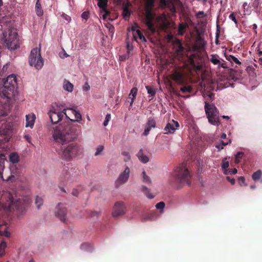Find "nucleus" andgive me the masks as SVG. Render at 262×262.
Returning <instances> with one entry per match:
<instances>
[{"instance_id": "f257e3e1", "label": "nucleus", "mask_w": 262, "mask_h": 262, "mask_svg": "<svg viewBox=\"0 0 262 262\" xmlns=\"http://www.w3.org/2000/svg\"><path fill=\"white\" fill-rule=\"evenodd\" d=\"M52 136L55 141L60 143L61 147L59 154L62 159L70 161L83 152L82 147L76 143H72L66 146L64 144L77 138V126L64 123L53 127Z\"/></svg>"}, {"instance_id": "f03ea898", "label": "nucleus", "mask_w": 262, "mask_h": 262, "mask_svg": "<svg viewBox=\"0 0 262 262\" xmlns=\"http://www.w3.org/2000/svg\"><path fill=\"white\" fill-rule=\"evenodd\" d=\"M30 202L29 197L18 198L14 200L13 195L9 191H3L0 196V204L6 211H16L18 215H22Z\"/></svg>"}, {"instance_id": "7ed1b4c3", "label": "nucleus", "mask_w": 262, "mask_h": 262, "mask_svg": "<svg viewBox=\"0 0 262 262\" xmlns=\"http://www.w3.org/2000/svg\"><path fill=\"white\" fill-rule=\"evenodd\" d=\"M190 179L189 171L184 164L176 169L170 180V183L177 189H180L185 185H190Z\"/></svg>"}, {"instance_id": "20e7f679", "label": "nucleus", "mask_w": 262, "mask_h": 262, "mask_svg": "<svg viewBox=\"0 0 262 262\" xmlns=\"http://www.w3.org/2000/svg\"><path fill=\"white\" fill-rule=\"evenodd\" d=\"M17 80L14 74L8 76L4 81L3 88L0 90L1 95L6 97L8 99H14L17 95L16 90Z\"/></svg>"}, {"instance_id": "39448f33", "label": "nucleus", "mask_w": 262, "mask_h": 262, "mask_svg": "<svg viewBox=\"0 0 262 262\" xmlns=\"http://www.w3.org/2000/svg\"><path fill=\"white\" fill-rule=\"evenodd\" d=\"M2 40L10 50H14L19 47L17 34L11 29L7 28L4 31Z\"/></svg>"}, {"instance_id": "423d86ee", "label": "nucleus", "mask_w": 262, "mask_h": 262, "mask_svg": "<svg viewBox=\"0 0 262 262\" xmlns=\"http://www.w3.org/2000/svg\"><path fill=\"white\" fill-rule=\"evenodd\" d=\"M205 110L209 122L214 125H219L220 123L219 112L215 106L213 104H210L206 102Z\"/></svg>"}, {"instance_id": "0eeeda50", "label": "nucleus", "mask_w": 262, "mask_h": 262, "mask_svg": "<svg viewBox=\"0 0 262 262\" xmlns=\"http://www.w3.org/2000/svg\"><path fill=\"white\" fill-rule=\"evenodd\" d=\"M29 63L31 66H34L37 69H40L42 67L43 60L41 57L40 51L37 48H34L31 50L29 57Z\"/></svg>"}, {"instance_id": "6e6552de", "label": "nucleus", "mask_w": 262, "mask_h": 262, "mask_svg": "<svg viewBox=\"0 0 262 262\" xmlns=\"http://www.w3.org/2000/svg\"><path fill=\"white\" fill-rule=\"evenodd\" d=\"M12 125L11 123L3 124L0 127V144L8 142L12 136Z\"/></svg>"}, {"instance_id": "1a4fd4ad", "label": "nucleus", "mask_w": 262, "mask_h": 262, "mask_svg": "<svg viewBox=\"0 0 262 262\" xmlns=\"http://www.w3.org/2000/svg\"><path fill=\"white\" fill-rule=\"evenodd\" d=\"M66 111L68 114V116L69 117L66 118L69 119L70 121L64 122H63V123H67L72 124L73 125H75V124H73L72 123L73 122L77 121L79 122L81 120V115L79 111H77L76 110V109H74L73 108H67L63 109V110L62 112H65ZM63 124V123H62L61 124ZM61 125V124H60L59 125ZM75 126H77V128L79 127V126H78L77 125H75Z\"/></svg>"}, {"instance_id": "9d476101", "label": "nucleus", "mask_w": 262, "mask_h": 262, "mask_svg": "<svg viewBox=\"0 0 262 262\" xmlns=\"http://www.w3.org/2000/svg\"><path fill=\"white\" fill-rule=\"evenodd\" d=\"M160 7L164 8L167 7L171 13H176V9L182 7L180 0H160Z\"/></svg>"}, {"instance_id": "9b49d317", "label": "nucleus", "mask_w": 262, "mask_h": 262, "mask_svg": "<svg viewBox=\"0 0 262 262\" xmlns=\"http://www.w3.org/2000/svg\"><path fill=\"white\" fill-rule=\"evenodd\" d=\"M144 22L147 27L148 30L152 33L156 32V29L153 24V21L155 19V14L154 10L144 9Z\"/></svg>"}, {"instance_id": "f8f14e48", "label": "nucleus", "mask_w": 262, "mask_h": 262, "mask_svg": "<svg viewBox=\"0 0 262 262\" xmlns=\"http://www.w3.org/2000/svg\"><path fill=\"white\" fill-rule=\"evenodd\" d=\"M48 115L51 120L53 124H56L60 121L63 118V116L65 115L66 117H69L66 112L60 111L57 112L53 108L48 113Z\"/></svg>"}, {"instance_id": "ddd939ff", "label": "nucleus", "mask_w": 262, "mask_h": 262, "mask_svg": "<svg viewBox=\"0 0 262 262\" xmlns=\"http://www.w3.org/2000/svg\"><path fill=\"white\" fill-rule=\"evenodd\" d=\"M126 207L123 202H116L113 207L112 211V215L113 217H116L122 216L125 213Z\"/></svg>"}, {"instance_id": "4468645a", "label": "nucleus", "mask_w": 262, "mask_h": 262, "mask_svg": "<svg viewBox=\"0 0 262 262\" xmlns=\"http://www.w3.org/2000/svg\"><path fill=\"white\" fill-rule=\"evenodd\" d=\"M67 213V208L61 203H59L56 207L55 215L62 222L66 221V216Z\"/></svg>"}, {"instance_id": "2eb2a0df", "label": "nucleus", "mask_w": 262, "mask_h": 262, "mask_svg": "<svg viewBox=\"0 0 262 262\" xmlns=\"http://www.w3.org/2000/svg\"><path fill=\"white\" fill-rule=\"evenodd\" d=\"M130 169L128 167H126L124 170L120 174L119 177L116 181V186L122 185L126 183L129 176Z\"/></svg>"}, {"instance_id": "dca6fc26", "label": "nucleus", "mask_w": 262, "mask_h": 262, "mask_svg": "<svg viewBox=\"0 0 262 262\" xmlns=\"http://www.w3.org/2000/svg\"><path fill=\"white\" fill-rule=\"evenodd\" d=\"M157 23L162 28H166L169 25L166 15L163 13L159 15L156 18Z\"/></svg>"}, {"instance_id": "f3484780", "label": "nucleus", "mask_w": 262, "mask_h": 262, "mask_svg": "<svg viewBox=\"0 0 262 262\" xmlns=\"http://www.w3.org/2000/svg\"><path fill=\"white\" fill-rule=\"evenodd\" d=\"M179 127V123L174 120H172L170 122L167 124L164 128V130L166 131L165 134L173 133Z\"/></svg>"}, {"instance_id": "a211bd4d", "label": "nucleus", "mask_w": 262, "mask_h": 262, "mask_svg": "<svg viewBox=\"0 0 262 262\" xmlns=\"http://www.w3.org/2000/svg\"><path fill=\"white\" fill-rule=\"evenodd\" d=\"M174 48L177 54H181L183 52L184 48L183 47L181 40L178 38H175L173 41Z\"/></svg>"}, {"instance_id": "6ab92c4d", "label": "nucleus", "mask_w": 262, "mask_h": 262, "mask_svg": "<svg viewBox=\"0 0 262 262\" xmlns=\"http://www.w3.org/2000/svg\"><path fill=\"white\" fill-rule=\"evenodd\" d=\"M172 79L179 84H183L184 83L183 75L179 72H176L172 75Z\"/></svg>"}, {"instance_id": "aec40b11", "label": "nucleus", "mask_w": 262, "mask_h": 262, "mask_svg": "<svg viewBox=\"0 0 262 262\" xmlns=\"http://www.w3.org/2000/svg\"><path fill=\"white\" fill-rule=\"evenodd\" d=\"M26 127L29 126V127L32 128L33 126H34L35 120L36 119L35 114H28L26 116Z\"/></svg>"}, {"instance_id": "412c9836", "label": "nucleus", "mask_w": 262, "mask_h": 262, "mask_svg": "<svg viewBox=\"0 0 262 262\" xmlns=\"http://www.w3.org/2000/svg\"><path fill=\"white\" fill-rule=\"evenodd\" d=\"M130 6H131V4L129 3H127L123 5L122 15L126 20L128 19L130 16L131 13L129 10Z\"/></svg>"}, {"instance_id": "4be33fe9", "label": "nucleus", "mask_w": 262, "mask_h": 262, "mask_svg": "<svg viewBox=\"0 0 262 262\" xmlns=\"http://www.w3.org/2000/svg\"><path fill=\"white\" fill-rule=\"evenodd\" d=\"M195 56V55H192L190 56L189 60L190 64L196 71H200L202 68V66L199 61L195 62L194 59Z\"/></svg>"}, {"instance_id": "5701e85b", "label": "nucleus", "mask_w": 262, "mask_h": 262, "mask_svg": "<svg viewBox=\"0 0 262 262\" xmlns=\"http://www.w3.org/2000/svg\"><path fill=\"white\" fill-rule=\"evenodd\" d=\"M139 160L143 163H146L149 161V158L143 153V150L141 149L137 155Z\"/></svg>"}, {"instance_id": "b1692460", "label": "nucleus", "mask_w": 262, "mask_h": 262, "mask_svg": "<svg viewBox=\"0 0 262 262\" xmlns=\"http://www.w3.org/2000/svg\"><path fill=\"white\" fill-rule=\"evenodd\" d=\"M63 89L69 92H72L73 90L74 85L68 80L64 79L63 83Z\"/></svg>"}, {"instance_id": "393cba45", "label": "nucleus", "mask_w": 262, "mask_h": 262, "mask_svg": "<svg viewBox=\"0 0 262 262\" xmlns=\"http://www.w3.org/2000/svg\"><path fill=\"white\" fill-rule=\"evenodd\" d=\"M138 92V89L137 88H133L129 93L128 99H131V101L130 102V105L132 106L134 99L136 98Z\"/></svg>"}, {"instance_id": "a878e982", "label": "nucleus", "mask_w": 262, "mask_h": 262, "mask_svg": "<svg viewBox=\"0 0 262 262\" xmlns=\"http://www.w3.org/2000/svg\"><path fill=\"white\" fill-rule=\"evenodd\" d=\"M155 0H146L144 9L154 10Z\"/></svg>"}, {"instance_id": "bb28decb", "label": "nucleus", "mask_w": 262, "mask_h": 262, "mask_svg": "<svg viewBox=\"0 0 262 262\" xmlns=\"http://www.w3.org/2000/svg\"><path fill=\"white\" fill-rule=\"evenodd\" d=\"M225 56L226 57V59L229 61L230 62H234L235 63L238 64H241V61L235 56L232 55H228L225 53Z\"/></svg>"}, {"instance_id": "cd10ccee", "label": "nucleus", "mask_w": 262, "mask_h": 262, "mask_svg": "<svg viewBox=\"0 0 262 262\" xmlns=\"http://www.w3.org/2000/svg\"><path fill=\"white\" fill-rule=\"evenodd\" d=\"M9 161L13 164L18 163L19 161V157L18 154L15 152L11 153L9 155Z\"/></svg>"}, {"instance_id": "c85d7f7f", "label": "nucleus", "mask_w": 262, "mask_h": 262, "mask_svg": "<svg viewBox=\"0 0 262 262\" xmlns=\"http://www.w3.org/2000/svg\"><path fill=\"white\" fill-rule=\"evenodd\" d=\"M141 190L149 199H151L154 198V195L149 193V190L146 186L142 185Z\"/></svg>"}, {"instance_id": "c756f323", "label": "nucleus", "mask_w": 262, "mask_h": 262, "mask_svg": "<svg viewBox=\"0 0 262 262\" xmlns=\"http://www.w3.org/2000/svg\"><path fill=\"white\" fill-rule=\"evenodd\" d=\"M5 156L3 154L0 155V174L1 176V178L3 179V180H4V179L3 178V176L2 173V171H3L4 169L5 165Z\"/></svg>"}, {"instance_id": "7c9ffc66", "label": "nucleus", "mask_w": 262, "mask_h": 262, "mask_svg": "<svg viewBox=\"0 0 262 262\" xmlns=\"http://www.w3.org/2000/svg\"><path fill=\"white\" fill-rule=\"evenodd\" d=\"M209 60L214 65L219 64L220 61L219 56L217 54L211 55Z\"/></svg>"}, {"instance_id": "2f4dec72", "label": "nucleus", "mask_w": 262, "mask_h": 262, "mask_svg": "<svg viewBox=\"0 0 262 262\" xmlns=\"http://www.w3.org/2000/svg\"><path fill=\"white\" fill-rule=\"evenodd\" d=\"M261 176L262 171L261 170L259 169L253 173L252 178L254 181H256L260 179Z\"/></svg>"}, {"instance_id": "473e14b6", "label": "nucleus", "mask_w": 262, "mask_h": 262, "mask_svg": "<svg viewBox=\"0 0 262 262\" xmlns=\"http://www.w3.org/2000/svg\"><path fill=\"white\" fill-rule=\"evenodd\" d=\"M35 9L37 15L38 16H41L43 14V10L41 9V5L39 3V0L37 1V2L36 3L35 5Z\"/></svg>"}, {"instance_id": "72a5a7b5", "label": "nucleus", "mask_w": 262, "mask_h": 262, "mask_svg": "<svg viewBox=\"0 0 262 262\" xmlns=\"http://www.w3.org/2000/svg\"><path fill=\"white\" fill-rule=\"evenodd\" d=\"M142 178H143V182L145 183L150 184L151 183V181L149 176L146 175L145 171H143L142 173Z\"/></svg>"}, {"instance_id": "f704fd0d", "label": "nucleus", "mask_w": 262, "mask_h": 262, "mask_svg": "<svg viewBox=\"0 0 262 262\" xmlns=\"http://www.w3.org/2000/svg\"><path fill=\"white\" fill-rule=\"evenodd\" d=\"M136 35L138 36V38L141 40L143 41H146V38L143 35L142 33L139 30L137 29L136 30V33L134 34V36L135 37H136Z\"/></svg>"}, {"instance_id": "c9c22d12", "label": "nucleus", "mask_w": 262, "mask_h": 262, "mask_svg": "<svg viewBox=\"0 0 262 262\" xmlns=\"http://www.w3.org/2000/svg\"><path fill=\"white\" fill-rule=\"evenodd\" d=\"M97 5L100 8L105 9L107 5V0H98Z\"/></svg>"}, {"instance_id": "e433bc0d", "label": "nucleus", "mask_w": 262, "mask_h": 262, "mask_svg": "<svg viewBox=\"0 0 262 262\" xmlns=\"http://www.w3.org/2000/svg\"><path fill=\"white\" fill-rule=\"evenodd\" d=\"M146 124L152 128H155L156 126V122L155 120L151 117L148 118V121Z\"/></svg>"}, {"instance_id": "4c0bfd02", "label": "nucleus", "mask_w": 262, "mask_h": 262, "mask_svg": "<svg viewBox=\"0 0 262 262\" xmlns=\"http://www.w3.org/2000/svg\"><path fill=\"white\" fill-rule=\"evenodd\" d=\"M180 91L183 93H185L187 92H191L192 91V88L191 85L184 86L183 87L181 88Z\"/></svg>"}, {"instance_id": "58836bf2", "label": "nucleus", "mask_w": 262, "mask_h": 262, "mask_svg": "<svg viewBox=\"0 0 262 262\" xmlns=\"http://www.w3.org/2000/svg\"><path fill=\"white\" fill-rule=\"evenodd\" d=\"M35 204L37 208L39 209L43 204V199L41 197L37 196L35 200Z\"/></svg>"}, {"instance_id": "ea45409f", "label": "nucleus", "mask_w": 262, "mask_h": 262, "mask_svg": "<svg viewBox=\"0 0 262 262\" xmlns=\"http://www.w3.org/2000/svg\"><path fill=\"white\" fill-rule=\"evenodd\" d=\"M145 88L147 91V93L149 94H150L151 96H155L156 94V91H155L154 88L149 85H146Z\"/></svg>"}, {"instance_id": "a19ab883", "label": "nucleus", "mask_w": 262, "mask_h": 262, "mask_svg": "<svg viewBox=\"0 0 262 262\" xmlns=\"http://www.w3.org/2000/svg\"><path fill=\"white\" fill-rule=\"evenodd\" d=\"M186 28V25L181 24L179 25L178 27V32L179 34L183 35L184 33V30Z\"/></svg>"}, {"instance_id": "79ce46f5", "label": "nucleus", "mask_w": 262, "mask_h": 262, "mask_svg": "<svg viewBox=\"0 0 262 262\" xmlns=\"http://www.w3.org/2000/svg\"><path fill=\"white\" fill-rule=\"evenodd\" d=\"M6 247V244L5 242H2L0 244V256H2L4 254L5 248Z\"/></svg>"}, {"instance_id": "37998d69", "label": "nucleus", "mask_w": 262, "mask_h": 262, "mask_svg": "<svg viewBox=\"0 0 262 262\" xmlns=\"http://www.w3.org/2000/svg\"><path fill=\"white\" fill-rule=\"evenodd\" d=\"M243 155L244 153L243 152H238L235 155V162L236 163H239L240 159L242 158Z\"/></svg>"}, {"instance_id": "c03bdc74", "label": "nucleus", "mask_w": 262, "mask_h": 262, "mask_svg": "<svg viewBox=\"0 0 262 262\" xmlns=\"http://www.w3.org/2000/svg\"><path fill=\"white\" fill-rule=\"evenodd\" d=\"M103 149L104 146L103 145H99L96 148V151L95 154V156H97L99 155Z\"/></svg>"}, {"instance_id": "a18cd8bd", "label": "nucleus", "mask_w": 262, "mask_h": 262, "mask_svg": "<svg viewBox=\"0 0 262 262\" xmlns=\"http://www.w3.org/2000/svg\"><path fill=\"white\" fill-rule=\"evenodd\" d=\"M165 203L163 202H160L157 203L156 205L157 209L161 210L163 209L165 207Z\"/></svg>"}, {"instance_id": "49530a36", "label": "nucleus", "mask_w": 262, "mask_h": 262, "mask_svg": "<svg viewBox=\"0 0 262 262\" xmlns=\"http://www.w3.org/2000/svg\"><path fill=\"white\" fill-rule=\"evenodd\" d=\"M122 155L125 157L124 159L125 161H127L130 159L129 154L128 151H123L122 152Z\"/></svg>"}, {"instance_id": "de8ad7c7", "label": "nucleus", "mask_w": 262, "mask_h": 262, "mask_svg": "<svg viewBox=\"0 0 262 262\" xmlns=\"http://www.w3.org/2000/svg\"><path fill=\"white\" fill-rule=\"evenodd\" d=\"M99 214H100L99 212L94 211H91L89 215L91 217H96V218H97L99 216Z\"/></svg>"}, {"instance_id": "09e8293b", "label": "nucleus", "mask_w": 262, "mask_h": 262, "mask_svg": "<svg viewBox=\"0 0 262 262\" xmlns=\"http://www.w3.org/2000/svg\"><path fill=\"white\" fill-rule=\"evenodd\" d=\"M226 159H224L222 161V167L224 170H227V168L229 167V162L225 161Z\"/></svg>"}, {"instance_id": "8fccbe9b", "label": "nucleus", "mask_w": 262, "mask_h": 262, "mask_svg": "<svg viewBox=\"0 0 262 262\" xmlns=\"http://www.w3.org/2000/svg\"><path fill=\"white\" fill-rule=\"evenodd\" d=\"M2 228H3L2 226H0V234L5 235L6 237L9 236L10 233L7 231L6 229L5 228L4 231H3L1 230Z\"/></svg>"}, {"instance_id": "3c124183", "label": "nucleus", "mask_w": 262, "mask_h": 262, "mask_svg": "<svg viewBox=\"0 0 262 262\" xmlns=\"http://www.w3.org/2000/svg\"><path fill=\"white\" fill-rule=\"evenodd\" d=\"M152 127L149 126H148L147 124H146L144 132L143 133V135L147 136L148 135L150 130H151Z\"/></svg>"}, {"instance_id": "603ef678", "label": "nucleus", "mask_w": 262, "mask_h": 262, "mask_svg": "<svg viewBox=\"0 0 262 262\" xmlns=\"http://www.w3.org/2000/svg\"><path fill=\"white\" fill-rule=\"evenodd\" d=\"M111 115L110 114H107L106 117H105V120L103 122V125L104 126H106L107 124H108V122L110 121L111 120Z\"/></svg>"}, {"instance_id": "864d4df0", "label": "nucleus", "mask_w": 262, "mask_h": 262, "mask_svg": "<svg viewBox=\"0 0 262 262\" xmlns=\"http://www.w3.org/2000/svg\"><path fill=\"white\" fill-rule=\"evenodd\" d=\"M81 17L85 20L88 19L89 17V12L87 11L83 12L81 14Z\"/></svg>"}, {"instance_id": "5fc2aeb1", "label": "nucleus", "mask_w": 262, "mask_h": 262, "mask_svg": "<svg viewBox=\"0 0 262 262\" xmlns=\"http://www.w3.org/2000/svg\"><path fill=\"white\" fill-rule=\"evenodd\" d=\"M237 172V170L236 168H233V169H229L228 170V172H227L226 174H235Z\"/></svg>"}, {"instance_id": "6e6d98bb", "label": "nucleus", "mask_w": 262, "mask_h": 262, "mask_svg": "<svg viewBox=\"0 0 262 262\" xmlns=\"http://www.w3.org/2000/svg\"><path fill=\"white\" fill-rule=\"evenodd\" d=\"M229 18L232 20H233L235 24L237 23L236 17H235V15L234 14V13H232L231 14H230Z\"/></svg>"}, {"instance_id": "4d7b16f0", "label": "nucleus", "mask_w": 262, "mask_h": 262, "mask_svg": "<svg viewBox=\"0 0 262 262\" xmlns=\"http://www.w3.org/2000/svg\"><path fill=\"white\" fill-rule=\"evenodd\" d=\"M260 4V0H254L253 5L254 8H257Z\"/></svg>"}, {"instance_id": "13d9d810", "label": "nucleus", "mask_w": 262, "mask_h": 262, "mask_svg": "<svg viewBox=\"0 0 262 262\" xmlns=\"http://www.w3.org/2000/svg\"><path fill=\"white\" fill-rule=\"evenodd\" d=\"M238 183L240 185H242V184H244L245 185H246L245 184V179L244 177H241L238 178Z\"/></svg>"}, {"instance_id": "bf43d9fd", "label": "nucleus", "mask_w": 262, "mask_h": 262, "mask_svg": "<svg viewBox=\"0 0 262 262\" xmlns=\"http://www.w3.org/2000/svg\"><path fill=\"white\" fill-rule=\"evenodd\" d=\"M219 36H220V29H219V25H217V31H216V40H215L216 44H217L218 38H219Z\"/></svg>"}, {"instance_id": "052dcab7", "label": "nucleus", "mask_w": 262, "mask_h": 262, "mask_svg": "<svg viewBox=\"0 0 262 262\" xmlns=\"http://www.w3.org/2000/svg\"><path fill=\"white\" fill-rule=\"evenodd\" d=\"M90 89V86L88 84V82H86L84 85L83 86V90L85 91H89Z\"/></svg>"}, {"instance_id": "680f3d73", "label": "nucleus", "mask_w": 262, "mask_h": 262, "mask_svg": "<svg viewBox=\"0 0 262 262\" xmlns=\"http://www.w3.org/2000/svg\"><path fill=\"white\" fill-rule=\"evenodd\" d=\"M24 138L30 144H32L31 143V136L28 135V134H27V135H25L24 136Z\"/></svg>"}, {"instance_id": "e2e57ef3", "label": "nucleus", "mask_w": 262, "mask_h": 262, "mask_svg": "<svg viewBox=\"0 0 262 262\" xmlns=\"http://www.w3.org/2000/svg\"><path fill=\"white\" fill-rule=\"evenodd\" d=\"M109 32L110 33H112V35L114 34L115 31V28L113 26L111 25L109 27Z\"/></svg>"}, {"instance_id": "0e129e2a", "label": "nucleus", "mask_w": 262, "mask_h": 262, "mask_svg": "<svg viewBox=\"0 0 262 262\" xmlns=\"http://www.w3.org/2000/svg\"><path fill=\"white\" fill-rule=\"evenodd\" d=\"M72 194L75 196H77L79 194V192L77 189H73L72 192Z\"/></svg>"}, {"instance_id": "69168bd1", "label": "nucleus", "mask_w": 262, "mask_h": 262, "mask_svg": "<svg viewBox=\"0 0 262 262\" xmlns=\"http://www.w3.org/2000/svg\"><path fill=\"white\" fill-rule=\"evenodd\" d=\"M227 179L231 183V184L233 185L235 184V181L233 178H230L229 177H227Z\"/></svg>"}, {"instance_id": "338daca9", "label": "nucleus", "mask_w": 262, "mask_h": 262, "mask_svg": "<svg viewBox=\"0 0 262 262\" xmlns=\"http://www.w3.org/2000/svg\"><path fill=\"white\" fill-rule=\"evenodd\" d=\"M7 69H8V64L4 65L3 67V69L1 71V72H0V75L1 74V73H2V74H3L5 71H6Z\"/></svg>"}, {"instance_id": "774afa93", "label": "nucleus", "mask_w": 262, "mask_h": 262, "mask_svg": "<svg viewBox=\"0 0 262 262\" xmlns=\"http://www.w3.org/2000/svg\"><path fill=\"white\" fill-rule=\"evenodd\" d=\"M223 60V62H222V63L221 64L222 68H223L224 69L228 68V67L227 65V62L226 61H225L224 60Z\"/></svg>"}]
</instances>
